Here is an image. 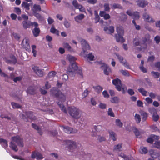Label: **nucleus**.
Wrapping results in <instances>:
<instances>
[{
  "mask_svg": "<svg viewBox=\"0 0 160 160\" xmlns=\"http://www.w3.org/2000/svg\"><path fill=\"white\" fill-rule=\"evenodd\" d=\"M122 144H118L114 146V150L119 151H121L122 150Z\"/></svg>",
  "mask_w": 160,
  "mask_h": 160,
  "instance_id": "obj_41",
  "label": "nucleus"
},
{
  "mask_svg": "<svg viewBox=\"0 0 160 160\" xmlns=\"http://www.w3.org/2000/svg\"><path fill=\"white\" fill-rule=\"evenodd\" d=\"M133 132L137 138H141L140 132L137 128H135L133 129Z\"/></svg>",
  "mask_w": 160,
  "mask_h": 160,
  "instance_id": "obj_40",
  "label": "nucleus"
},
{
  "mask_svg": "<svg viewBox=\"0 0 160 160\" xmlns=\"http://www.w3.org/2000/svg\"><path fill=\"white\" fill-rule=\"evenodd\" d=\"M151 135L153 142H155L156 141V140H158L159 139V136H156L153 134H151Z\"/></svg>",
  "mask_w": 160,
  "mask_h": 160,
  "instance_id": "obj_57",
  "label": "nucleus"
},
{
  "mask_svg": "<svg viewBox=\"0 0 160 160\" xmlns=\"http://www.w3.org/2000/svg\"><path fill=\"white\" fill-rule=\"evenodd\" d=\"M154 40L157 44H158L160 42V37L156 36L154 38Z\"/></svg>",
  "mask_w": 160,
  "mask_h": 160,
  "instance_id": "obj_64",
  "label": "nucleus"
},
{
  "mask_svg": "<svg viewBox=\"0 0 160 160\" xmlns=\"http://www.w3.org/2000/svg\"><path fill=\"white\" fill-rule=\"evenodd\" d=\"M118 59L119 60L120 62L122 63L124 66L128 69H130V67L126 61V60H124L123 57L119 55H117Z\"/></svg>",
  "mask_w": 160,
  "mask_h": 160,
  "instance_id": "obj_11",
  "label": "nucleus"
},
{
  "mask_svg": "<svg viewBox=\"0 0 160 160\" xmlns=\"http://www.w3.org/2000/svg\"><path fill=\"white\" fill-rule=\"evenodd\" d=\"M151 73L152 76L154 78H158L160 76V73L159 72L152 71Z\"/></svg>",
  "mask_w": 160,
  "mask_h": 160,
  "instance_id": "obj_46",
  "label": "nucleus"
},
{
  "mask_svg": "<svg viewBox=\"0 0 160 160\" xmlns=\"http://www.w3.org/2000/svg\"><path fill=\"white\" fill-rule=\"evenodd\" d=\"M149 152L152 158H156L158 157L159 152H158L157 151L153 149H151Z\"/></svg>",
  "mask_w": 160,
  "mask_h": 160,
  "instance_id": "obj_21",
  "label": "nucleus"
},
{
  "mask_svg": "<svg viewBox=\"0 0 160 160\" xmlns=\"http://www.w3.org/2000/svg\"><path fill=\"white\" fill-rule=\"evenodd\" d=\"M32 9L33 13H37L38 12H40L41 10L40 6L36 4L34 5Z\"/></svg>",
  "mask_w": 160,
  "mask_h": 160,
  "instance_id": "obj_25",
  "label": "nucleus"
},
{
  "mask_svg": "<svg viewBox=\"0 0 160 160\" xmlns=\"http://www.w3.org/2000/svg\"><path fill=\"white\" fill-rule=\"evenodd\" d=\"M77 59L75 57L70 56L68 57V60L71 63L72 62H74Z\"/></svg>",
  "mask_w": 160,
  "mask_h": 160,
  "instance_id": "obj_63",
  "label": "nucleus"
},
{
  "mask_svg": "<svg viewBox=\"0 0 160 160\" xmlns=\"http://www.w3.org/2000/svg\"><path fill=\"white\" fill-rule=\"evenodd\" d=\"M31 157L32 158H36L38 160H41L43 158L42 155L37 152H33L32 154Z\"/></svg>",
  "mask_w": 160,
  "mask_h": 160,
  "instance_id": "obj_17",
  "label": "nucleus"
},
{
  "mask_svg": "<svg viewBox=\"0 0 160 160\" xmlns=\"http://www.w3.org/2000/svg\"><path fill=\"white\" fill-rule=\"evenodd\" d=\"M112 8V9H114L116 8L122 9V7L120 4L115 3L113 4Z\"/></svg>",
  "mask_w": 160,
  "mask_h": 160,
  "instance_id": "obj_50",
  "label": "nucleus"
},
{
  "mask_svg": "<svg viewBox=\"0 0 160 160\" xmlns=\"http://www.w3.org/2000/svg\"><path fill=\"white\" fill-rule=\"evenodd\" d=\"M102 94L104 97L105 98H108L109 97V95L108 94L106 90H104L102 92Z\"/></svg>",
  "mask_w": 160,
  "mask_h": 160,
  "instance_id": "obj_60",
  "label": "nucleus"
},
{
  "mask_svg": "<svg viewBox=\"0 0 160 160\" xmlns=\"http://www.w3.org/2000/svg\"><path fill=\"white\" fill-rule=\"evenodd\" d=\"M68 109L69 114L73 118L77 119L80 117V111L79 109L72 106L69 107Z\"/></svg>",
  "mask_w": 160,
  "mask_h": 160,
  "instance_id": "obj_4",
  "label": "nucleus"
},
{
  "mask_svg": "<svg viewBox=\"0 0 160 160\" xmlns=\"http://www.w3.org/2000/svg\"><path fill=\"white\" fill-rule=\"evenodd\" d=\"M132 18L135 20H138L139 18V13L138 12H133Z\"/></svg>",
  "mask_w": 160,
  "mask_h": 160,
  "instance_id": "obj_38",
  "label": "nucleus"
},
{
  "mask_svg": "<svg viewBox=\"0 0 160 160\" xmlns=\"http://www.w3.org/2000/svg\"><path fill=\"white\" fill-rule=\"evenodd\" d=\"M159 117V116L158 115H155L153 114L152 115L153 119L155 122H157L158 120Z\"/></svg>",
  "mask_w": 160,
  "mask_h": 160,
  "instance_id": "obj_61",
  "label": "nucleus"
},
{
  "mask_svg": "<svg viewBox=\"0 0 160 160\" xmlns=\"http://www.w3.org/2000/svg\"><path fill=\"white\" fill-rule=\"evenodd\" d=\"M93 88H94L95 91L98 92L99 93L101 92L103 90V88L100 86H93Z\"/></svg>",
  "mask_w": 160,
  "mask_h": 160,
  "instance_id": "obj_34",
  "label": "nucleus"
},
{
  "mask_svg": "<svg viewBox=\"0 0 160 160\" xmlns=\"http://www.w3.org/2000/svg\"><path fill=\"white\" fill-rule=\"evenodd\" d=\"M137 3L138 6L143 8L148 4V2L145 0H138L137 1Z\"/></svg>",
  "mask_w": 160,
  "mask_h": 160,
  "instance_id": "obj_16",
  "label": "nucleus"
},
{
  "mask_svg": "<svg viewBox=\"0 0 160 160\" xmlns=\"http://www.w3.org/2000/svg\"><path fill=\"white\" fill-rule=\"evenodd\" d=\"M155 67L159 71H160V62H156L155 63Z\"/></svg>",
  "mask_w": 160,
  "mask_h": 160,
  "instance_id": "obj_62",
  "label": "nucleus"
},
{
  "mask_svg": "<svg viewBox=\"0 0 160 160\" xmlns=\"http://www.w3.org/2000/svg\"><path fill=\"white\" fill-rule=\"evenodd\" d=\"M84 17V15L83 14H80L75 17L74 18V19L76 22H78L79 20H82Z\"/></svg>",
  "mask_w": 160,
  "mask_h": 160,
  "instance_id": "obj_35",
  "label": "nucleus"
},
{
  "mask_svg": "<svg viewBox=\"0 0 160 160\" xmlns=\"http://www.w3.org/2000/svg\"><path fill=\"white\" fill-rule=\"evenodd\" d=\"M35 22H31L29 21H24L22 22L23 28L25 29L29 28L31 26L34 25V23Z\"/></svg>",
  "mask_w": 160,
  "mask_h": 160,
  "instance_id": "obj_18",
  "label": "nucleus"
},
{
  "mask_svg": "<svg viewBox=\"0 0 160 160\" xmlns=\"http://www.w3.org/2000/svg\"><path fill=\"white\" fill-rule=\"evenodd\" d=\"M78 40L81 42L83 50V53L85 55H87L88 52L86 51L87 50H89L90 49V47L88 43L86 41L79 37L77 38Z\"/></svg>",
  "mask_w": 160,
  "mask_h": 160,
  "instance_id": "obj_6",
  "label": "nucleus"
},
{
  "mask_svg": "<svg viewBox=\"0 0 160 160\" xmlns=\"http://www.w3.org/2000/svg\"><path fill=\"white\" fill-rule=\"evenodd\" d=\"M51 92L53 96L58 98L60 101L58 102V105L61 110L66 113V108L62 103V102H64L66 100L65 96L60 90L56 88H52L51 90Z\"/></svg>",
  "mask_w": 160,
  "mask_h": 160,
  "instance_id": "obj_1",
  "label": "nucleus"
},
{
  "mask_svg": "<svg viewBox=\"0 0 160 160\" xmlns=\"http://www.w3.org/2000/svg\"><path fill=\"white\" fill-rule=\"evenodd\" d=\"M117 34L115 35L116 41L122 43L124 42L125 40L123 37L124 32L123 28L121 26L117 27Z\"/></svg>",
  "mask_w": 160,
  "mask_h": 160,
  "instance_id": "obj_5",
  "label": "nucleus"
},
{
  "mask_svg": "<svg viewBox=\"0 0 160 160\" xmlns=\"http://www.w3.org/2000/svg\"><path fill=\"white\" fill-rule=\"evenodd\" d=\"M25 115L27 118L32 120H35L36 119V117L34 116L31 111H28L25 112Z\"/></svg>",
  "mask_w": 160,
  "mask_h": 160,
  "instance_id": "obj_24",
  "label": "nucleus"
},
{
  "mask_svg": "<svg viewBox=\"0 0 160 160\" xmlns=\"http://www.w3.org/2000/svg\"><path fill=\"white\" fill-rule=\"evenodd\" d=\"M0 144L4 148H6L8 146V142L6 140L2 138L0 139Z\"/></svg>",
  "mask_w": 160,
  "mask_h": 160,
  "instance_id": "obj_29",
  "label": "nucleus"
},
{
  "mask_svg": "<svg viewBox=\"0 0 160 160\" xmlns=\"http://www.w3.org/2000/svg\"><path fill=\"white\" fill-rule=\"evenodd\" d=\"M152 42L151 39V36L149 34H146L144 37L142 38L140 40V48L139 50H141L142 48L146 49L148 45L150 44Z\"/></svg>",
  "mask_w": 160,
  "mask_h": 160,
  "instance_id": "obj_3",
  "label": "nucleus"
},
{
  "mask_svg": "<svg viewBox=\"0 0 160 160\" xmlns=\"http://www.w3.org/2000/svg\"><path fill=\"white\" fill-rule=\"evenodd\" d=\"M34 28L32 30V32L33 36L35 37H37L39 36L40 32V30L38 28V24L37 22H35L34 23Z\"/></svg>",
  "mask_w": 160,
  "mask_h": 160,
  "instance_id": "obj_9",
  "label": "nucleus"
},
{
  "mask_svg": "<svg viewBox=\"0 0 160 160\" xmlns=\"http://www.w3.org/2000/svg\"><path fill=\"white\" fill-rule=\"evenodd\" d=\"M108 115L109 116H110L112 117H114L115 115L114 114L112 111V109L111 108H110L108 109Z\"/></svg>",
  "mask_w": 160,
  "mask_h": 160,
  "instance_id": "obj_53",
  "label": "nucleus"
},
{
  "mask_svg": "<svg viewBox=\"0 0 160 160\" xmlns=\"http://www.w3.org/2000/svg\"><path fill=\"white\" fill-rule=\"evenodd\" d=\"M57 73L54 71H52L49 72L48 74V77L50 78L51 77H53L56 75Z\"/></svg>",
  "mask_w": 160,
  "mask_h": 160,
  "instance_id": "obj_51",
  "label": "nucleus"
},
{
  "mask_svg": "<svg viewBox=\"0 0 160 160\" xmlns=\"http://www.w3.org/2000/svg\"><path fill=\"white\" fill-rule=\"evenodd\" d=\"M142 116V120L143 122H144L148 118V115L146 112H143L141 114Z\"/></svg>",
  "mask_w": 160,
  "mask_h": 160,
  "instance_id": "obj_49",
  "label": "nucleus"
},
{
  "mask_svg": "<svg viewBox=\"0 0 160 160\" xmlns=\"http://www.w3.org/2000/svg\"><path fill=\"white\" fill-rule=\"evenodd\" d=\"M63 130L65 132L68 133H77L78 131L77 130L73 129V128L63 126Z\"/></svg>",
  "mask_w": 160,
  "mask_h": 160,
  "instance_id": "obj_13",
  "label": "nucleus"
},
{
  "mask_svg": "<svg viewBox=\"0 0 160 160\" xmlns=\"http://www.w3.org/2000/svg\"><path fill=\"white\" fill-rule=\"evenodd\" d=\"M10 78L13 80L15 82H17L20 80V78L19 77H16L13 73H11L10 75Z\"/></svg>",
  "mask_w": 160,
  "mask_h": 160,
  "instance_id": "obj_32",
  "label": "nucleus"
},
{
  "mask_svg": "<svg viewBox=\"0 0 160 160\" xmlns=\"http://www.w3.org/2000/svg\"><path fill=\"white\" fill-rule=\"evenodd\" d=\"M102 67L104 68V73L106 75H108L112 72L110 68L107 65L104 64L102 66Z\"/></svg>",
  "mask_w": 160,
  "mask_h": 160,
  "instance_id": "obj_20",
  "label": "nucleus"
},
{
  "mask_svg": "<svg viewBox=\"0 0 160 160\" xmlns=\"http://www.w3.org/2000/svg\"><path fill=\"white\" fill-rule=\"evenodd\" d=\"M16 61V58L14 56L11 57L9 59L6 60V62L7 63L13 64H15Z\"/></svg>",
  "mask_w": 160,
  "mask_h": 160,
  "instance_id": "obj_31",
  "label": "nucleus"
},
{
  "mask_svg": "<svg viewBox=\"0 0 160 160\" xmlns=\"http://www.w3.org/2000/svg\"><path fill=\"white\" fill-rule=\"evenodd\" d=\"M138 90L139 92L141 93L143 96H147V92L143 88H139Z\"/></svg>",
  "mask_w": 160,
  "mask_h": 160,
  "instance_id": "obj_42",
  "label": "nucleus"
},
{
  "mask_svg": "<svg viewBox=\"0 0 160 160\" xmlns=\"http://www.w3.org/2000/svg\"><path fill=\"white\" fill-rule=\"evenodd\" d=\"M112 83L116 87L117 89L119 91H121V81L118 78L113 79L112 81Z\"/></svg>",
  "mask_w": 160,
  "mask_h": 160,
  "instance_id": "obj_10",
  "label": "nucleus"
},
{
  "mask_svg": "<svg viewBox=\"0 0 160 160\" xmlns=\"http://www.w3.org/2000/svg\"><path fill=\"white\" fill-rule=\"evenodd\" d=\"M33 15L40 22L43 21L44 20V18L40 14L37 12L34 13Z\"/></svg>",
  "mask_w": 160,
  "mask_h": 160,
  "instance_id": "obj_33",
  "label": "nucleus"
},
{
  "mask_svg": "<svg viewBox=\"0 0 160 160\" xmlns=\"http://www.w3.org/2000/svg\"><path fill=\"white\" fill-rule=\"evenodd\" d=\"M115 123L117 126L119 127H122L123 126V123L120 121L119 119H116L115 121Z\"/></svg>",
  "mask_w": 160,
  "mask_h": 160,
  "instance_id": "obj_48",
  "label": "nucleus"
},
{
  "mask_svg": "<svg viewBox=\"0 0 160 160\" xmlns=\"http://www.w3.org/2000/svg\"><path fill=\"white\" fill-rule=\"evenodd\" d=\"M154 147L158 148H160V140L155 141L154 143Z\"/></svg>",
  "mask_w": 160,
  "mask_h": 160,
  "instance_id": "obj_56",
  "label": "nucleus"
},
{
  "mask_svg": "<svg viewBox=\"0 0 160 160\" xmlns=\"http://www.w3.org/2000/svg\"><path fill=\"white\" fill-rule=\"evenodd\" d=\"M104 11L106 12H109L110 10V8L109 7V3H105L104 5Z\"/></svg>",
  "mask_w": 160,
  "mask_h": 160,
  "instance_id": "obj_47",
  "label": "nucleus"
},
{
  "mask_svg": "<svg viewBox=\"0 0 160 160\" xmlns=\"http://www.w3.org/2000/svg\"><path fill=\"white\" fill-rule=\"evenodd\" d=\"M99 14L100 16L102 17H103L105 20L108 19L110 18L109 14L106 13L105 11H100Z\"/></svg>",
  "mask_w": 160,
  "mask_h": 160,
  "instance_id": "obj_23",
  "label": "nucleus"
},
{
  "mask_svg": "<svg viewBox=\"0 0 160 160\" xmlns=\"http://www.w3.org/2000/svg\"><path fill=\"white\" fill-rule=\"evenodd\" d=\"M94 56L93 55L92 53H89L88 55V58L91 61H92L93 60Z\"/></svg>",
  "mask_w": 160,
  "mask_h": 160,
  "instance_id": "obj_59",
  "label": "nucleus"
},
{
  "mask_svg": "<svg viewBox=\"0 0 160 160\" xmlns=\"http://www.w3.org/2000/svg\"><path fill=\"white\" fill-rule=\"evenodd\" d=\"M11 105L14 108H20V105L18 103L14 102H12Z\"/></svg>",
  "mask_w": 160,
  "mask_h": 160,
  "instance_id": "obj_52",
  "label": "nucleus"
},
{
  "mask_svg": "<svg viewBox=\"0 0 160 160\" xmlns=\"http://www.w3.org/2000/svg\"><path fill=\"white\" fill-rule=\"evenodd\" d=\"M32 69L35 73L39 77H42L43 76V73L42 71L38 67L34 66L32 67Z\"/></svg>",
  "mask_w": 160,
  "mask_h": 160,
  "instance_id": "obj_12",
  "label": "nucleus"
},
{
  "mask_svg": "<svg viewBox=\"0 0 160 160\" xmlns=\"http://www.w3.org/2000/svg\"><path fill=\"white\" fill-rule=\"evenodd\" d=\"M32 48V52L33 54V55L34 57H36L37 55V51L35 50L36 48V46L35 45H33L31 46Z\"/></svg>",
  "mask_w": 160,
  "mask_h": 160,
  "instance_id": "obj_44",
  "label": "nucleus"
},
{
  "mask_svg": "<svg viewBox=\"0 0 160 160\" xmlns=\"http://www.w3.org/2000/svg\"><path fill=\"white\" fill-rule=\"evenodd\" d=\"M77 71V73L80 75L81 78H83V74L82 70L80 69H78V66L76 62L72 63L71 66H69L67 69L68 73L69 75L74 77L75 75V72Z\"/></svg>",
  "mask_w": 160,
  "mask_h": 160,
  "instance_id": "obj_2",
  "label": "nucleus"
},
{
  "mask_svg": "<svg viewBox=\"0 0 160 160\" xmlns=\"http://www.w3.org/2000/svg\"><path fill=\"white\" fill-rule=\"evenodd\" d=\"M110 101L113 103H117L119 102V99L118 97H114L111 98Z\"/></svg>",
  "mask_w": 160,
  "mask_h": 160,
  "instance_id": "obj_37",
  "label": "nucleus"
},
{
  "mask_svg": "<svg viewBox=\"0 0 160 160\" xmlns=\"http://www.w3.org/2000/svg\"><path fill=\"white\" fill-rule=\"evenodd\" d=\"M63 46L64 48H66L68 51H70L71 47L68 43H64L63 44Z\"/></svg>",
  "mask_w": 160,
  "mask_h": 160,
  "instance_id": "obj_55",
  "label": "nucleus"
},
{
  "mask_svg": "<svg viewBox=\"0 0 160 160\" xmlns=\"http://www.w3.org/2000/svg\"><path fill=\"white\" fill-rule=\"evenodd\" d=\"M135 119L137 123H139L141 121V118L140 115L138 114H136L135 115Z\"/></svg>",
  "mask_w": 160,
  "mask_h": 160,
  "instance_id": "obj_43",
  "label": "nucleus"
},
{
  "mask_svg": "<svg viewBox=\"0 0 160 160\" xmlns=\"http://www.w3.org/2000/svg\"><path fill=\"white\" fill-rule=\"evenodd\" d=\"M109 136L110 138H111L114 141H115L116 140L115 137L116 134L114 132L111 131H109Z\"/></svg>",
  "mask_w": 160,
  "mask_h": 160,
  "instance_id": "obj_39",
  "label": "nucleus"
},
{
  "mask_svg": "<svg viewBox=\"0 0 160 160\" xmlns=\"http://www.w3.org/2000/svg\"><path fill=\"white\" fill-rule=\"evenodd\" d=\"M19 137L18 136L12 137V141L10 143V147L12 150L15 151H17L18 149L17 148V146L14 143V142L18 143L19 141Z\"/></svg>",
  "mask_w": 160,
  "mask_h": 160,
  "instance_id": "obj_8",
  "label": "nucleus"
},
{
  "mask_svg": "<svg viewBox=\"0 0 160 160\" xmlns=\"http://www.w3.org/2000/svg\"><path fill=\"white\" fill-rule=\"evenodd\" d=\"M32 127L34 129L37 130L38 132L40 135H42V131L41 129L39 128V126L35 124L32 123Z\"/></svg>",
  "mask_w": 160,
  "mask_h": 160,
  "instance_id": "obj_28",
  "label": "nucleus"
},
{
  "mask_svg": "<svg viewBox=\"0 0 160 160\" xmlns=\"http://www.w3.org/2000/svg\"><path fill=\"white\" fill-rule=\"evenodd\" d=\"M118 156L123 159V160H132L128 158L123 153L121 152L118 153Z\"/></svg>",
  "mask_w": 160,
  "mask_h": 160,
  "instance_id": "obj_45",
  "label": "nucleus"
},
{
  "mask_svg": "<svg viewBox=\"0 0 160 160\" xmlns=\"http://www.w3.org/2000/svg\"><path fill=\"white\" fill-rule=\"evenodd\" d=\"M120 72L124 76H129V74L127 70H121Z\"/></svg>",
  "mask_w": 160,
  "mask_h": 160,
  "instance_id": "obj_54",
  "label": "nucleus"
},
{
  "mask_svg": "<svg viewBox=\"0 0 160 160\" xmlns=\"http://www.w3.org/2000/svg\"><path fill=\"white\" fill-rule=\"evenodd\" d=\"M104 31L108 33H113L114 31V28L113 26H110L108 28L105 27L104 28Z\"/></svg>",
  "mask_w": 160,
  "mask_h": 160,
  "instance_id": "obj_22",
  "label": "nucleus"
},
{
  "mask_svg": "<svg viewBox=\"0 0 160 160\" xmlns=\"http://www.w3.org/2000/svg\"><path fill=\"white\" fill-rule=\"evenodd\" d=\"M66 147L69 151L72 152L73 150L76 148V143L70 140H66L65 141Z\"/></svg>",
  "mask_w": 160,
  "mask_h": 160,
  "instance_id": "obj_7",
  "label": "nucleus"
},
{
  "mask_svg": "<svg viewBox=\"0 0 160 160\" xmlns=\"http://www.w3.org/2000/svg\"><path fill=\"white\" fill-rule=\"evenodd\" d=\"M21 6L22 8L25 9V11L26 12H27V11L30 9V4L27 2H23Z\"/></svg>",
  "mask_w": 160,
  "mask_h": 160,
  "instance_id": "obj_27",
  "label": "nucleus"
},
{
  "mask_svg": "<svg viewBox=\"0 0 160 160\" xmlns=\"http://www.w3.org/2000/svg\"><path fill=\"white\" fill-rule=\"evenodd\" d=\"M64 25L65 27L67 28H69L70 26V23L66 20L64 21Z\"/></svg>",
  "mask_w": 160,
  "mask_h": 160,
  "instance_id": "obj_58",
  "label": "nucleus"
},
{
  "mask_svg": "<svg viewBox=\"0 0 160 160\" xmlns=\"http://www.w3.org/2000/svg\"><path fill=\"white\" fill-rule=\"evenodd\" d=\"M143 17L144 21L146 22H153L155 21L151 17H150L146 13H145L143 14Z\"/></svg>",
  "mask_w": 160,
  "mask_h": 160,
  "instance_id": "obj_19",
  "label": "nucleus"
},
{
  "mask_svg": "<svg viewBox=\"0 0 160 160\" xmlns=\"http://www.w3.org/2000/svg\"><path fill=\"white\" fill-rule=\"evenodd\" d=\"M50 31L52 33L56 34L58 36L59 35V31L55 28L54 26L53 25H52V27L50 30Z\"/></svg>",
  "mask_w": 160,
  "mask_h": 160,
  "instance_id": "obj_36",
  "label": "nucleus"
},
{
  "mask_svg": "<svg viewBox=\"0 0 160 160\" xmlns=\"http://www.w3.org/2000/svg\"><path fill=\"white\" fill-rule=\"evenodd\" d=\"M72 4L76 8L79 9V11L82 12L85 11V9L81 5L79 4L76 0L72 1Z\"/></svg>",
  "mask_w": 160,
  "mask_h": 160,
  "instance_id": "obj_15",
  "label": "nucleus"
},
{
  "mask_svg": "<svg viewBox=\"0 0 160 160\" xmlns=\"http://www.w3.org/2000/svg\"><path fill=\"white\" fill-rule=\"evenodd\" d=\"M22 46L24 48H25L26 50L29 49L30 47L29 40L26 38L24 39L22 41Z\"/></svg>",
  "mask_w": 160,
  "mask_h": 160,
  "instance_id": "obj_14",
  "label": "nucleus"
},
{
  "mask_svg": "<svg viewBox=\"0 0 160 160\" xmlns=\"http://www.w3.org/2000/svg\"><path fill=\"white\" fill-rule=\"evenodd\" d=\"M148 151L147 148L143 146L141 147L139 149L140 153L142 154H146L147 153Z\"/></svg>",
  "mask_w": 160,
  "mask_h": 160,
  "instance_id": "obj_30",
  "label": "nucleus"
},
{
  "mask_svg": "<svg viewBox=\"0 0 160 160\" xmlns=\"http://www.w3.org/2000/svg\"><path fill=\"white\" fill-rule=\"evenodd\" d=\"M28 93L30 94H34L35 93V90L33 87L30 86L29 87L27 90Z\"/></svg>",
  "mask_w": 160,
  "mask_h": 160,
  "instance_id": "obj_26",
  "label": "nucleus"
}]
</instances>
